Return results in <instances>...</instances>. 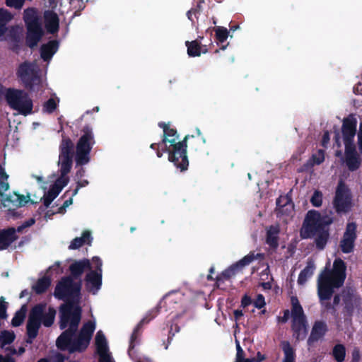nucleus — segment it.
<instances>
[{
	"mask_svg": "<svg viewBox=\"0 0 362 362\" xmlns=\"http://www.w3.org/2000/svg\"><path fill=\"white\" fill-rule=\"evenodd\" d=\"M92 268L91 262L88 259H83L78 261H74L69 266L70 275L67 276L71 277V279L75 281L81 280V276L86 270H90Z\"/></svg>",
	"mask_w": 362,
	"mask_h": 362,
	"instance_id": "obj_14",
	"label": "nucleus"
},
{
	"mask_svg": "<svg viewBox=\"0 0 362 362\" xmlns=\"http://www.w3.org/2000/svg\"><path fill=\"white\" fill-rule=\"evenodd\" d=\"M291 317L292 321L307 320L304 314L303 309L297 298V296H292L291 298Z\"/></svg>",
	"mask_w": 362,
	"mask_h": 362,
	"instance_id": "obj_25",
	"label": "nucleus"
},
{
	"mask_svg": "<svg viewBox=\"0 0 362 362\" xmlns=\"http://www.w3.org/2000/svg\"><path fill=\"white\" fill-rule=\"evenodd\" d=\"M69 179L66 175H62L60 174L59 177H58L54 184V185H57V187L60 189V191L68 184Z\"/></svg>",
	"mask_w": 362,
	"mask_h": 362,
	"instance_id": "obj_52",
	"label": "nucleus"
},
{
	"mask_svg": "<svg viewBox=\"0 0 362 362\" xmlns=\"http://www.w3.org/2000/svg\"><path fill=\"white\" fill-rule=\"evenodd\" d=\"M155 317L156 314L151 315V317H148V315H146L135 327L130 337L129 345L128 349L129 354H130L132 350H133L135 347V341L139 335V331L142 328V326L145 324L148 323Z\"/></svg>",
	"mask_w": 362,
	"mask_h": 362,
	"instance_id": "obj_24",
	"label": "nucleus"
},
{
	"mask_svg": "<svg viewBox=\"0 0 362 362\" xmlns=\"http://www.w3.org/2000/svg\"><path fill=\"white\" fill-rule=\"evenodd\" d=\"M343 140L345 146V156L358 154L354 144V139H345Z\"/></svg>",
	"mask_w": 362,
	"mask_h": 362,
	"instance_id": "obj_44",
	"label": "nucleus"
},
{
	"mask_svg": "<svg viewBox=\"0 0 362 362\" xmlns=\"http://www.w3.org/2000/svg\"><path fill=\"white\" fill-rule=\"evenodd\" d=\"M215 33H216V38L217 40V41L220 43H223L224 42L228 37V31L227 30V28H224V27H217L216 29H215Z\"/></svg>",
	"mask_w": 362,
	"mask_h": 362,
	"instance_id": "obj_46",
	"label": "nucleus"
},
{
	"mask_svg": "<svg viewBox=\"0 0 362 362\" xmlns=\"http://www.w3.org/2000/svg\"><path fill=\"white\" fill-rule=\"evenodd\" d=\"M88 183L89 182L87 180H83L78 181L76 183V188L72 191V196L76 195L79 189L81 187H86V185H88Z\"/></svg>",
	"mask_w": 362,
	"mask_h": 362,
	"instance_id": "obj_58",
	"label": "nucleus"
},
{
	"mask_svg": "<svg viewBox=\"0 0 362 362\" xmlns=\"http://www.w3.org/2000/svg\"><path fill=\"white\" fill-rule=\"evenodd\" d=\"M315 269V267L314 263L312 262H308L306 267L303 270H301L298 275V284L300 285L304 284L308 281V279L313 276Z\"/></svg>",
	"mask_w": 362,
	"mask_h": 362,
	"instance_id": "obj_32",
	"label": "nucleus"
},
{
	"mask_svg": "<svg viewBox=\"0 0 362 362\" xmlns=\"http://www.w3.org/2000/svg\"><path fill=\"white\" fill-rule=\"evenodd\" d=\"M185 141H179L173 145H165V150L168 153V160L180 169L181 172L187 170L189 166V160L187 155V144Z\"/></svg>",
	"mask_w": 362,
	"mask_h": 362,
	"instance_id": "obj_9",
	"label": "nucleus"
},
{
	"mask_svg": "<svg viewBox=\"0 0 362 362\" xmlns=\"http://www.w3.org/2000/svg\"><path fill=\"white\" fill-rule=\"evenodd\" d=\"M345 159L346 165L349 170L355 171L359 168L361 165V160L358 154L345 156Z\"/></svg>",
	"mask_w": 362,
	"mask_h": 362,
	"instance_id": "obj_41",
	"label": "nucleus"
},
{
	"mask_svg": "<svg viewBox=\"0 0 362 362\" xmlns=\"http://www.w3.org/2000/svg\"><path fill=\"white\" fill-rule=\"evenodd\" d=\"M15 334L13 332L4 330L0 334V342L1 347L6 345L11 344L15 340Z\"/></svg>",
	"mask_w": 362,
	"mask_h": 362,
	"instance_id": "obj_43",
	"label": "nucleus"
},
{
	"mask_svg": "<svg viewBox=\"0 0 362 362\" xmlns=\"http://www.w3.org/2000/svg\"><path fill=\"white\" fill-rule=\"evenodd\" d=\"M356 223H348L346 226L343 237L340 241V248L344 253H350L354 250L355 240H356Z\"/></svg>",
	"mask_w": 362,
	"mask_h": 362,
	"instance_id": "obj_12",
	"label": "nucleus"
},
{
	"mask_svg": "<svg viewBox=\"0 0 362 362\" xmlns=\"http://www.w3.org/2000/svg\"><path fill=\"white\" fill-rule=\"evenodd\" d=\"M55 315V309L52 307H49L48 308V311L47 313L44 312L43 313V317L42 318V324L46 327H51L54 323Z\"/></svg>",
	"mask_w": 362,
	"mask_h": 362,
	"instance_id": "obj_42",
	"label": "nucleus"
},
{
	"mask_svg": "<svg viewBox=\"0 0 362 362\" xmlns=\"http://www.w3.org/2000/svg\"><path fill=\"white\" fill-rule=\"evenodd\" d=\"M204 0H199L194 8H192L187 12V16L192 23H194V21L192 18V15L194 14L197 17V15L200 13L202 11V4Z\"/></svg>",
	"mask_w": 362,
	"mask_h": 362,
	"instance_id": "obj_48",
	"label": "nucleus"
},
{
	"mask_svg": "<svg viewBox=\"0 0 362 362\" xmlns=\"http://www.w3.org/2000/svg\"><path fill=\"white\" fill-rule=\"evenodd\" d=\"M279 228L278 226H270L267 230L266 243L273 249L279 247Z\"/></svg>",
	"mask_w": 362,
	"mask_h": 362,
	"instance_id": "obj_26",
	"label": "nucleus"
},
{
	"mask_svg": "<svg viewBox=\"0 0 362 362\" xmlns=\"http://www.w3.org/2000/svg\"><path fill=\"white\" fill-rule=\"evenodd\" d=\"M86 287L95 294L102 285V273L98 271L89 270L85 276Z\"/></svg>",
	"mask_w": 362,
	"mask_h": 362,
	"instance_id": "obj_16",
	"label": "nucleus"
},
{
	"mask_svg": "<svg viewBox=\"0 0 362 362\" xmlns=\"http://www.w3.org/2000/svg\"><path fill=\"white\" fill-rule=\"evenodd\" d=\"M236 349L237 352L235 362H252L250 358H245V352L243 349L241 348L239 342H237Z\"/></svg>",
	"mask_w": 362,
	"mask_h": 362,
	"instance_id": "obj_50",
	"label": "nucleus"
},
{
	"mask_svg": "<svg viewBox=\"0 0 362 362\" xmlns=\"http://www.w3.org/2000/svg\"><path fill=\"white\" fill-rule=\"evenodd\" d=\"M328 330V326L325 321H315L313 325L310 336L307 340V345L309 347L315 346L316 343L324 339Z\"/></svg>",
	"mask_w": 362,
	"mask_h": 362,
	"instance_id": "obj_13",
	"label": "nucleus"
},
{
	"mask_svg": "<svg viewBox=\"0 0 362 362\" xmlns=\"http://www.w3.org/2000/svg\"><path fill=\"white\" fill-rule=\"evenodd\" d=\"M197 136L186 135L182 140L185 141V144H187V147L189 146V148L195 152L202 151L206 143V139L199 129H197Z\"/></svg>",
	"mask_w": 362,
	"mask_h": 362,
	"instance_id": "obj_17",
	"label": "nucleus"
},
{
	"mask_svg": "<svg viewBox=\"0 0 362 362\" xmlns=\"http://www.w3.org/2000/svg\"><path fill=\"white\" fill-rule=\"evenodd\" d=\"M23 20L27 28L25 43L29 47L34 48L44 34L40 19L36 10L29 8L24 11Z\"/></svg>",
	"mask_w": 362,
	"mask_h": 362,
	"instance_id": "obj_6",
	"label": "nucleus"
},
{
	"mask_svg": "<svg viewBox=\"0 0 362 362\" xmlns=\"http://www.w3.org/2000/svg\"><path fill=\"white\" fill-rule=\"evenodd\" d=\"M9 185L7 182L4 180H0V197H4V192H6L8 189Z\"/></svg>",
	"mask_w": 362,
	"mask_h": 362,
	"instance_id": "obj_63",
	"label": "nucleus"
},
{
	"mask_svg": "<svg viewBox=\"0 0 362 362\" xmlns=\"http://www.w3.org/2000/svg\"><path fill=\"white\" fill-rule=\"evenodd\" d=\"M333 220L327 216H322L315 210L308 211L300 231L303 239L315 238L314 243L318 250L325 248L329 239V226Z\"/></svg>",
	"mask_w": 362,
	"mask_h": 362,
	"instance_id": "obj_3",
	"label": "nucleus"
},
{
	"mask_svg": "<svg viewBox=\"0 0 362 362\" xmlns=\"http://www.w3.org/2000/svg\"><path fill=\"white\" fill-rule=\"evenodd\" d=\"M59 48V42L57 40L49 41L46 44L42 45L40 47V57L45 61L49 60L57 52Z\"/></svg>",
	"mask_w": 362,
	"mask_h": 362,
	"instance_id": "obj_21",
	"label": "nucleus"
},
{
	"mask_svg": "<svg viewBox=\"0 0 362 362\" xmlns=\"http://www.w3.org/2000/svg\"><path fill=\"white\" fill-rule=\"evenodd\" d=\"M307 320L292 321L291 328L296 340H303L308 334Z\"/></svg>",
	"mask_w": 362,
	"mask_h": 362,
	"instance_id": "obj_22",
	"label": "nucleus"
},
{
	"mask_svg": "<svg viewBox=\"0 0 362 362\" xmlns=\"http://www.w3.org/2000/svg\"><path fill=\"white\" fill-rule=\"evenodd\" d=\"M13 18V15L6 9L0 8V34L6 31V24Z\"/></svg>",
	"mask_w": 362,
	"mask_h": 362,
	"instance_id": "obj_37",
	"label": "nucleus"
},
{
	"mask_svg": "<svg viewBox=\"0 0 362 362\" xmlns=\"http://www.w3.org/2000/svg\"><path fill=\"white\" fill-rule=\"evenodd\" d=\"M18 77L23 82L25 88L33 90L35 85L40 81L37 72L32 67L31 64L25 62L20 64L17 70Z\"/></svg>",
	"mask_w": 362,
	"mask_h": 362,
	"instance_id": "obj_11",
	"label": "nucleus"
},
{
	"mask_svg": "<svg viewBox=\"0 0 362 362\" xmlns=\"http://www.w3.org/2000/svg\"><path fill=\"white\" fill-rule=\"evenodd\" d=\"M25 0H6V4L8 7L15 8L16 9L21 8Z\"/></svg>",
	"mask_w": 362,
	"mask_h": 362,
	"instance_id": "obj_54",
	"label": "nucleus"
},
{
	"mask_svg": "<svg viewBox=\"0 0 362 362\" xmlns=\"http://www.w3.org/2000/svg\"><path fill=\"white\" fill-rule=\"evenodd\" d=\"M333 206L338 214L349 213L352 207V194L348 185L341 180L337 184Z\"/></svg>",
	"mask_w": 362,
	"mask_h": 362,
	"instance_id": "obj_8",
	"label": "nucleus"
},
{
	"mask_svg": "<svg viewBox=\"0 0 362 362\" xmlns=\"http://www.w3.org/2000/svg\"><path fill=\"white\" fill-rule=\"evenodd\" d=\"M332 356L337 362H343L346 357V347L342 344H337L332 349Z\"/></svg>",
	"mask_w": 362,
	"mask_h": 362,
	"instance_id": "obj_38",
	"label": "nucleus"
},
{
	"mask_svg": "<svg viewBox=\"0 0 362 362\" xmlns=\"http://www.w3.org/2000/svg\"><path fill=\"white\" fill-rule=\"evenodd\" d=\"M313 158L314 163L315 164H317V165L321 164L325 160L324 151L322 150H319L318 156H317L313 155Z\"/></svg>",
	"mask_w": 362,
	"mask_h": 362,
	"instance_id": "obj_59",
	"label": "nucleus"
},
{
	"mask_svg": "<svg viewBox=\"0 0 362 362\" xmlns=\"http://www.w3.org/2000/svg\"><path fill=\"white\" fill-rule=\"evenodd\" d=\"M61 192L60 189L57 187V185H52L49 189L45 194L42 200L43 202V204L46 208H48L54 199L57 197L59 194Z\"/></svg>",
	"mask_w": 362,
	"mask_h": 362,
	"instance_id": "obj_34",
	"label": "nucleus"
},
{
	"mask_svg": "<svg viewBox=\"0 0 362 362\" xmlns=\"http://www.w3.org/2000/svg\"><path fill=\"white\" fill-rule=\"evenodd\" d=\"M81 288V280L75 281L67 276L62 277L55 286L54 297L64 301L59 307V318H62L64 327L69 316H73L78 311L82 315V308L79 305Z\"/></svg>",
	"mask_w": 362,
	"mask_h": 362,
	"instance_id": "obj_2",
	"label": "nucleus"
},
{
	"mask_svg": "<svg viewBox=\"0 0 362 362\" xmlns=\"http://www.w3.org/2000/svg\"><path fill=\"white\" fill-rule=\"evenodd\" d=\"M155 317L156 314L151 315V317H148V315H146L135 327L130 337L129 345L128 349L129 354H130L132 350H133L135 347V341L139 335V331L142 328V326L145 324L148 323Z\"/></svg>",
	"mask_w": 362,
	"mask_h": 362,
	"instance_id": "obj_23",
	"label": "nucleus"
},
{
	"mask_svg": "<svg viewBox=\"0 0 362 362\" xmlns=\"http://www.w3.org/2000/svg\"><path fill=\"white\" fill-rule=\"evenodd\" d=\"M17 239L18 235L14 228L0 230V250L7 249Z\"/></svg>",
	"mask_w": 362,
	"mask_h": 362,
	"instance_id": "obj_20",
	"label": "nucleus"
},
{
	"mask_svg": "<svg viewBox=\"0 0 362 362\" xmlns=\"http://www.w3.org/2000/svg\"><path fill=\"white\" fill-rule=\"evenodd\" d=\"M284 354L283 362H295L296 354L293 348L288 341H283L281 343Z\"/></svg>",
	"mask_w": 362,
	"mask_h": 362,
	"instance_id": "obj_35",
	"label": "nucleus"
},
{
	"mask_svg": "<svg viewBox=\"0 0 362 362\" xmlns=\"http://www.w3.org/2000/svg\"><path fill=\"white\" fill-rule=\"evenodd\" d=\"M252 303V298L247 294H245L241 299V306L245 308Z\"/></svg>",
	"mask_w": 362,
	"mask_h": 362,
	"instance_id": "obj_62",
	"label": "nucleus"
},
{
	"mask_svg": "<svg viewBox=\"0 0 362 362\" xmlns=\"http://www.w3.org/2000/svg\"><path fill=\"white\" fill-rule=\"evenodd\" d=\"M158 127L163 130V139L160 141V144L165 146L168 143H169L170 145H173L178 142L179 135L175 129L170 128L169 125L164 122H159Z\"/></svg>",
	"mask_w": 362,
	"mask_h": 362,
	"instance_id": "obj_18",
	"label": "nucleus"
},
{
	"mask_svg": "<svg viewBox=\"0 0 362 362\" xmlns=\"http://www.w3.org/2000/svg\"><path fill=\"white\" fill-rule=\"evenodd\" d=\"M45 308L46 303H42L35 305L31 308L26 325L27 343L32 344L34 339L37 337Z\"/></svg>",
	"mask_w": 362,
	"mask_h": 362,
	"instance_id": "obj_10",
	"label": "nucleus"
},
{
	"mask_svg": "<svg viewBox=\"0 0 362 362\" xmlns=\"http://www.w3.org/2000/svg\"><path fill=\"white\" fill-rule=\"evenodd\" d=\"M57 107V103L54 98L48 99L43 104L42 110L48 114H52Z\"/></svg>",
	"mask_w": 362,
	"mask_h": 362,
	"instance_id": "obj_47",
	"label": "nucleus"
},
{
	"mask_svg": "<svg viewBox=\"0 0 362 362\" xmlns=\"http://www.w3.org/2000/svg\"><path fill=\"white\" fill-rule=\"evenodd\" d=\"M8 308V303L4 301L3 297L0 299V319H6L8 316L6 310Z\"/></svg>",
	"mask_w": 362,
	"mask_h": 362,
	"instance_id": "obj_53",
	"label": "nucleus"
},
{
	"mask_svg": "<svg viewBox=\"0 0 362 362\" xmlns=\"http://www.w3.org/2000/svg\"><path fill=\"white\" fill-rule=\"evenodd\" d=\"M346 264L339 257L333 262L332 269L325 268L320 274L317 280L318 296L321 300L331 299L334 289L343 286L346 277Z\"/></svg>",
	"mask_w": 362,
	"mask_h": 362,
	"instance_id": "obj_4",
	"label": "nucleus"
},
{
	"mask_svg": "<svg viewBox=\"0 0 362 362\" xmlns=\"http://www.w3.org/2000/svg\"><path fill=\"white\" fill-rule=\"evenodd\" d=\"M5 100L12 110L22 115L27 116L33 113V100L23 90L8 88L5 92Z\"/></svg>",
	"mask_w": 362,
	"mask_h": 362,
	"instance_id": "obj_5",
	"label": "nucleus"
},
{
	"mask_svg": "<svg viewBox=\"0 0 362 362\" xmlns=\"http://www.w3.org/2000/svg\"><path fill=\"white\" fill-rule=\"evenodd\" d=\"M74 144L72 140L64 135H62V139L59 144V155L62 156H74Z\"/></svg>",
	"mask_w": 362,
	"mask_h": 362,
	"instance_id": "obj_29",
	"label": "nucleus"
},
{
	"mask_svg": "<svg viewBox=\"0 0 362 362\" xmlns=\"http://www.w3.org/2000/svg\"><path fill=\"white\" fill-rule=\"evenodd\" d=\"M261 254L255 255L254 252H250L248 255H245L243 258L234 263L235 266L241 271L244 267L249 265L253 260H255L257 257L260 256Z\"/></svg>",
	"mask_w": 362,
	"mask_h": 362,
	"instance_id": "obj_40",
	"label": "nucleus"
},
{
	"mask_svg": "<svg viewBox=\"0 0 362 362\" xmlns=\"http://www.w3.org/2000/svg\"><path fill=\"white\" fill-rule=\"evenodd\" d=\"M253 305L255 308L261 309L266 305L264 297L262 294H258L256 299L253 302Z\"/></svg>",
	"mask_w": 362,
	"mask_h": 362,
	"instance_id": "obj_56",
	"label": "nucleus"
},
{
	"mask_svg": "<svg viewBox=\"0 0 362 362\" xmlns=\"http://www.w3.org/2000/svg\"><path fill=\"white\" fill-rule=\"evenodd\" d=\"M82 135L76 145L75 162L76 165L83 166L90 160V153L95 144L92 128L86 125L81 129Z\"/></svg>",
	"mask_w": 362,
	"mask_h": 362,
	"instance_id": "obj_7",
	"label": "nucleus"
},
{
	"mask_svg": "<svg viewBox=\"0 0 362 362\" xmlns=\"http://www.w3.org/2000/svg\"><path fill=\"white\" fill-rule=\"evenodd\" d=\"M100 356V362H113L108 352L98 353Z\"/></svg>",
	"mask_w": 362,
	"mask_h": 362,
	"instance_id": "obj_60",
	"label": "nucleus"
},
{
	"mask_svg": "<svg viewBox=\"0 0 362 362\" xmlns=\"http://www.w3.org/2000/svg\"><path fill=\"white\" fill-rule=\"evenodd\" d=\"M93 238L91 237V233L89 230H84L82 233L81 237H76L71 242L69 249V250H76L82 247L83 245H90L92 242Z\"/></svg>",
	"mask_w": 362,
	"mask_h": 362,
	"instance_id": "obj_27",
	"label": "nucleus"
},
{
	"mask_svg": "<svg viewBox=\"0 0 362 362\" xmlns=\"http://www.w3.org/2000/svg\"><path fill=\"white\" fill-rule=\"evenodd\" d=\"M27 312V306L26 305H23L20 310H18L14 315L12 320L11 325L13 327H19L23 322Z\"/></svg>",
	"mask_w": 362,
	"mask_h": 362,
	"instance_id": "obj_39",
	"label": "nucleus"
},
{
	"mask_svg": "<svg viewBox=\"0 0 362 362\" xmlns=\"http://www.w3.org/2000/svg\"><path fill=\"white\" fill-rule=\"evenodd\" d=\"M95 339L97 353L108 352L107 340L102 331H98L97 332Z\"/></svg>",
	"mask_w": 362,
	"mask_h": 362,
	"instance_id": "obj_36",
	"label": "nucleus"
},
{
	"mask_svg": "<svg viewBox=\"0 0 362 362\" xmlns=\"http://www.w3.org/2000/svg\"><path fill=\"white\" fill-rule=\"evenodd\" d=\"M3 204L5 207L10 206V204H11L13 206L17 207L18 202H16V199L13 197L12 194L6 195V197L4 198Z\"/></svg>",
	"mask_w": 362,
	"mask_h": 362,
	"instance_id": "obj_55",
	"label": "nucleus"
},
{
	"mask_svg": "<svg viewBox=\"0 0 362 362\" xmlns=\"http://www.w3.org/2000/svg\"><path fill=\"white\" fill-rule=\"evenodd\" d=\"M239 271L237 267L235 266V264L230 265L228 268L223 271L219 275H218L216 278V283L219 284L221 282H223L226 280H229L231 277L234 276Z\"/></svg>",
	"mask_w": 362,
	"mask_h": 362,
	"instance_id": "obj_33",
	"label": "nucleus"
},
{
	"mask_svg": "<svg viewBox=\"0 0 362 362\" xmlns=\"http://www.w3.org/2000/svg\"><path fill=\"white\" fill-rule=\"evenodd\" d=\"M351 358L352 362H358L361 359L360 350L358 348L356 347L353 349L351 352Z\"/></svg>",
	"mask_w": 362,
	"mask_h": 362,
	"instance_id": "obj_61",
	"label": "nucleus"
},
{
	"mask_svg": "<svg viewBox=\"0 0 362 362\" xmlns=\"http://www.w3.org/2000/svg\"><path fill=\"white\" fill-rule=\"evenodd\" d=\"M276 206L281 209L284 207L287 206H293V203L290 199H288L287 197H280L276 199Z\"/></svg>",
	"mask_w": 362,
	"mask_h": 362,
	"instance_id": "obj_51",
	"label": "nucleus"
},
{
	"mask_svg": "<svg viewBox=\"0 0 362 362\" xmlns=\"http://www.w3.org/2000/svg\"><path fill=\"white\" fill-rule=\"evenodd\" d=\"M322 193L316 190L314 192L310 199V202L313 206L320 207L322 204Z\"/></svg>",
	"mask_w": 362,
	"mask_h": 362,
	"instance_id": "obj_49",
	"label": "nucleus"
},
{
	"mask_svg": "<svg viewBox=\"0 0 362 362\" xmlns=\"http://www.w3.org/2000/svg\"><path fill=\"white\" fill-rule=\"evenodd\" d=\"M72 165L73 156L59 155L58 165L60 166V174L67 175L71 170Z\"/></svg>",
	"mask_w": 362,
	"mask_h": 362,
	"instance_id": "obj_30",
	"label": "nucleus"
},
{
	"mask_svg": "<svg viewBox=\"0 0 362 362\" xmlns=\"http://www.w3.org/2000/svg\"><path fill=\"white\" fill-rule=\"evenodd\" d=\"M52 280L48 276H44L36 281L35 284L32 286L33 291L37 295L45 293L51 286Z\"/></svg>",
	"mask_w": 362,
	"mask_h": 362,
	"instance_id": "obj_28",
	"label": "nucleus"
},
{
	"mask_svg": "<svg viewBox=\"0 0 362 362\" xmlns=\"http://www.w3.org/2000/svg\"><path fill=\"white\" fill-rule=\"evenodd\" d=\"M265 355L262 354L261 352L258 351L256 356L250 358L252 362H262L265 360Z\"/></svg>",
	"mask_w": 362,
	"mask_h": 362,
	"instance_id": "obj_64",
	"label": "nucleus"
},
{
	"mask_svg": "<svg viewBox=\"0 0 362 362\" xmlns=\"http://www.w3.org/2000/svg\"><path fill=\"white\" fill-rule=\"evenodd\" d=\"M13 197H14L16 199V201L18 202L17 207L23 206L28 202H30L31 204L37 203L30 199L29 194H28V195L25 197L23 194H20L18 193L13 192Z\"/></svg>",
	"mask_w": 362,
	"mask_h": 362,
	"instance_id": "obj_45",
	"label": "nucleus"
},
{
	"mask_svg": "<svg viewBox=\"0 0 362 362\" xmlns=\"http://www.w3.org/2000/svg\"><path fill=\"white\" fill-rule=\"evenodd\" d=\"M81 320L79 311L73 316H69L64 327L62 326V318H59V328L65 329L57 339V347L61 351L69 353L83 352L90 344V339L95 329L93 322L88 321L83 324L78 334L76 332Z\"/></svg>",
	"mask_w": 362,
	"mask_h": 362,
	"instance_id": "obj_1",
	"label": "nucleus"
},
{
	"mask_svg": "<svg viewBox=\"0 0 362 362\" xmlns=\"http://www.w3.org/2000/svg\"><path fill=\"white\" fill-rule=\"evenodd\" d=\"M45 25L47 32L55 34L59 29V19L58 15L53 11H47L44 14Z\"/></svg>",
	"mask_w": 362,
	"mask_h": 362,
	"instance_id": "obj_19",
	"label": "nucleus"
},
{
	"mask_svg": "<svg viewBox=\"0 0 362 362\" xmlns=\"http://www.w3.org/2000/svg\"><path fill=\"white\" fill-rule=\"evenodd\" d=\"M185 45L187 48V54L191 57H199L202 52L206 53L207 51L206 49H202L201 43L197 40L186 41Z\"/></svg>",
	"mask_w": 362,
	"mask_h": 362,
	"instance_id": "obj_31",
	"label": "nucleus"
},
{
	"mask_svg": "<svg viewBox=\"0 0 362 362\" xmlns=\"http://www.w3.org/2000/svg\"><path fill=\"white\" fill-rule=\"evenodd\" d=\"M92 264H93V267L95 268L94 271H98V272L102 273V261L98 257H93L92 258Z\"/></svg>",
	"mask_w": 362,
	"mask_h": 362,
	"instance_id": "obj_57",
	"label": "nucleus"
},
{
	"mask_svg": "<svg viewBox=\"0 0 362 362\" xmlns=\"http://www.w3.org/2000/svg\"><path fill=\"white\" fill-rule=\"evenodd\" d=\"M357 119L354 114H349L342 121L341 133L343 139H354L356 133Z\"/></svg>",
	"mask_w": 362,
	"mask_h": 362,
	"instance_id": "obj_15",
	"label": "nucleus"
}]
</instances>
